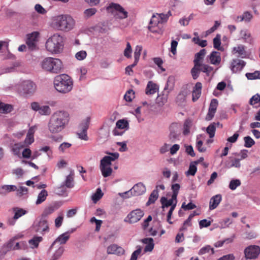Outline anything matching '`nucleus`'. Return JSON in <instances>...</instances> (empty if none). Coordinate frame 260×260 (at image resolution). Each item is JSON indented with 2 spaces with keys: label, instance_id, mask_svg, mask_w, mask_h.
I'll list each match as a JSON object with an SVG mask.
<instances>
[{
  "label": "nucleus",
  "instance_id": "f257e3e1",
  "mask_svg": "<svg viewBox=\"0 0 260 260\" xmlns=\"http://www.w3.org/2000/svg\"><path fill=\"white\" fill-rule=\"evenodd\" d=\"M69 114L65 111H57L51 116L48 123V129L51 134H55L61 132L68 124Z\"/></svg>",
  "mask_w": 260,
  "mask_h": 260
},
{
  "label": "nucleus",
  "instance_id": "f03ea898",
  "mask_svg": "<svg viewBox=\"0 0 260 260\" xmlns=\"http://www.w3.org/2000/svg\"><path fill=\"white\" fill-rule=\"evenodd\" d=\"M74 19L68 15H60L53 17L52 26L57 30L68 31L72 29L75 25Z\"/></svg>",
  "mask_w": 260,
  "mask_h": 260
},
{
  "label": "nucleus",
  "instance_id": "7ed1b4c3",
  "mask_svg": "<svg viewBox=\"0 0 260 260\" xmlns=\"http://www.w3.org/2000/svg\"><path fill=\"white\" fill-rule=\"evenodd\" d=\"M55 89L61 93L70 92L73 87V81L70 76L66 74L56 76L53 81Z\"/></svg>",
  "mask_w": 260,
  "mask_h": 260
},
{
  "label": "nucleus",
  "instance_id": "20e7f679",
  "mask_svg": "<svg viewBox=\"0 0 260 260\" xmlns=\"http://www.w3.org/2000/svg\"><path fill=\"white\" fill-rule=\"evenodd\" d=\"M63 38L58 34H55L49 38L46 42V48L52 53H60L63 48Z\"/></svg>",
  "mask_w": 260,
  "mask_h": 260
},
{
  "label": "nucleus",
  "instance_id": "39448f33",
  "mask_svg": "<svg viewBox=\"0 0 260 260\" xmlns=\"http://www.w3.org/2000/svg\"><path fill=\"white\" fill-rule=\"evenodd\" d=\"M42 68L46 71L53 74H58L62 71V62L58 58L48 57L44 58L41 62Z\"/></svg>",
  "mask_w": 260,
  "mask_h": 260
},
{
  "label": "nucleus",
  "instance_id": "423d86ee",
  "mask_svg": "<svg viewBox=\"0 0 260 260\" xmlns=\"http://www.w3.org/2000/svg\"><path fill=\"white\" fill-rule=\"evenodd\" d=\"M108 154V153H107ZM109 156H105L100 162V170L104 177L110 176L112 172L111 167V162L117 159L119 157L118 153H109Z\"/></svg>",
  "mask_w": 260,
  "mask_h": 260
},
{
  "label": "nucleus",
  "instance_id": "0eeeda50",
  "mask_svg": "<svg viewBox=\"0 0 260 260\" xmlns=\"http://www.w3.org/2000/svg\"><path fill=\"white\" fill-rule=\"evenodd\" d=\"M107 10L111 12L116 18L122 19L127 17V12L119 4L111 3Z\"/></svg>",
  "mask_w": 260,
  "mask_h": 260
},
{
  "label": "nucleus",
  "instance_id": "6e6552de",
  "mask_svg": "<svg viewBox=\"0 0 260 260\" xmlns=\"http://www.w3.org/2000/svg\"><path fill=\"white\" fill-rule=\"evenodd\" d=\"M146 191L145 185L141 182L135 184L132 189L124 193H119L122 198H129L131 196H138L142 195Z\"/></svg>",
  "mask_w": 260,
  "mask_h": 260
},
{
  "label": "nucleus",
  "instance_id": "1a4fd4ad",
  "mask_svg": "<svg viewBox=\"0 0 260 260\" xmlns=\"http://www.w3.org/2000/svg\"><path fill=\"white\" fill-rule=\"evenodd\" d=\"M19 90L23 95H30L35 92L36 85L31 81H24L21 84Z\"/></svg>",
  "mask_w": 260,
  "mask_h": 260
},
{
  "label": "nucleus",
  "instance_id": "9d476101",
  "mask_svg": "<svg viewBox=\"0 0 260 260\" xmlns=\"http://www.w3.org/2000/svg\"><path fill=\"white\" fill-rule=\"evenodd\" d=\"M244 253L246 259H256L260 254V247L257 245H250L245 248Z\"/></svg>",
  "mask_w": 260,
  "mask_h": 260
},
{
  "label": "nucleus",
  "instance_id": "9b49d317",
  "mask_svg": "<svg viewBox=\"0 0 260 260\" xmlns=\"http://www.w3.org/2000/svg\"><path fill=\"white\" fill-rule=\"evenodd\" d=\"M213 67L209 66L207 64L200 63V66H198L196 68V70L193 71V68L191 70V73L193 79H197L199 76L200 72H204L206 74L207 76H209L210 73L213 71Z\"/></svg>",
  "mask_w": 260,
  "mask_h": 260
},
{
  "label": "nucleus",
  "instance_id": "f8f14e48",
  "mask_svg": "<svg viewBox=\"0 0 260 260\" xmlns=\"http://www.w3.org/2000/svg\"><path fill=\"white\" fill-rule=\"evenodd\" d=\"M144 216V212L141 209H136L131 211L124 219L125 222L134 223L139 221Z\"/></svg>",
  "mask_w": 260,
  "mask_h": 260
},
{
  "label": "nucleus",
  "instance_id": "ddd939ff",
  "mask_svg": "<svg viewBox=\"0 0 260 260\" xmlns=\"http://www.w3.org/2000/svg\"><path fill=\"white\" fill-rule=\"evenodd\" d=\"M181 125L178 123H172L170 127V134L169 138L172 142H174L177 139L180 134Z\"/></svg>",
  "mask_w": 260,
  "mask_h": 260
},
{
  "label": "nucleus",
  "instance_id": "4468645a",
  "mask_svg": "<svg viewBox=\"0 0 260 260\" xmlns=\"http://www.w3.org/2000/svg\"><path fill=\"white\" fill-rule=\"evenodd\" d=\"M160 24H161L160 17H158V15H153L150 21L148 29L153 33H159L160 31L159 26Z\"/></svg>",
  "mask_w": 260,
  "mask_h": 260
},
{
  "label": "nucleus",
  "instance_id": "2eb2a0df",
  "mask_svg": "<svg viewBox=\"0 0 260 260\" xmlns=\"http://www.w3.org/2000/svg\"><path fill=\"white\" fill-rule=\"evenodd\" d=\"M218 106V101L216 99H212L210 102L209 108L208 109V112L207 114L206 119L207 120H211L216 111V109Z\"/></svg>",
  "mask_w": 260,
  "mask_h": 260
},
{
  "label": "nucleus",
  "instance_id": "dca6fc26",
  "mask_svg": "<svg viewBox=\"0 0 260 260\" xmlns=\"http://www.w3.org/2000/svg\"><path fill=\"white\" fill-rule=\"evenodd\" d=\"M89 118L87 117L86 120L81 123L80 125L81 132L79 133H78L79 138L85 141H87L88 139V137L87 135V130L89 127Z\"/></svg>",
  "mask_w": 260,
  "mask_h": 260
},
{
  "label": "nucleus",
  "instance_id": "f3484780",
  "mask_svg": "<svg viewBox=\"0 0 260 260\" xmlns=\"http://www.w3.org/2000/svg\"><path fill=\"white\" fill-rule=\"evenodd\" d=\"M39 35V32L37 31L27 35L26 44L30 49H33L35 48Z\"/></svg>",
  "mask_w": 260,
  "mask_h": 260
},
{
  "label": "nucleus",
  "instance_id": "a211bd4d",
  "mask_svg": "<svg viewBox=\"0 0 260 260\" xmlns=\"http://www.w3.org/2000/svg\"><path fill=\"white\" fill-rule=\"evenodd\" d=\"M237 157L238 156H235L233 154L232 156H230L228 158V159L225 162L226 167L228 168L232 167L240 168L241 166L240 162V159Z\"/></svg>",
  "mask_w": 260,
  "mask_h": 260
},
{
  "label": "nucleus",
  "instance_id": "6ab92c4d",
  "mask_svg": "<svg viewBox=\"0 0 260 260\" xmlns=\"http://www.w3.org/2000/svg\"><path fill=\"white\" fill-rule=\"evenodd\" d=\"M107 252L109 254L121 255L124 253V250L121 247L113 244L108 247Z\"/></svg>",
  "mask_w": 260,
  "mask_h": 260
},
{
  "label": "nucleus",
  "instance_id": "aec40b11",
  "mask_svg": "<svg viewBox=\"0 0 260 260\" xmlns=\"http://www.w3.org/2000/svg\"><path fill=\"white\" fill-rule=\"evenodd\" d=\"M35 230L36 232L44 234L48 231V224L46 219H42L35 225Z\"/></svg>",
  "mask_w": 260,
  "mask_h": 260
},
{
  "label": "nucleus",
  "instance_id": "412c9836",
  "mask_svg": "<svg viewBox=\"0 0 260 260\" xmlns=\"http://www.w3.org/2000/svg\"><path fill=\"white\" fill-rule=\"evenodd\" d=\"M60 206L59 203H54L47 207H46L42 214L43 217H46L49 215L53 213L55 210H57Z\"/></svg>",
  "mask_w": 260,
  "mask_h": 260
},
{
  "label": "nucleus",
  "instance_id": "4be33fe9",
  "mask_svg": "<svg viewBox=\"0 0 260 260\" xmlns=\"http://www.w3.org/2000/svg\"><path fill=\"white\" fill-rule=\"evenodd\" d=\"M206 53V50L205 49H201L198 53L195 55V58L193 60L194 67L193 71L196 70V68L198 66H200V63L202 62L204 56Z\"/></svg>",
  "mask_w": 260,
  "mask_h": 260
},
{
  "label": "nucleus",
  "instance_id": "5701e85b",
  "mask_svg": "<svg viewBox=\"0 0 260 260\" xmlns=\"http://www.w3.org/2000/svg\"><path fill=\"white\" fill-rule=\"evenodd\" d=\"M36 130V126H31L27 132L24 143L25 145L28 146L34 142V134Z\"/></svg>",
  "mask_w": 260,
  "mask_h": 260
},
{
  "label": "nucleus",
  "instance_id": "b1692460",
  "mask_svg": "<svg viewBox=\"0 0 260 260\" xmlns=\"http://www.w3.org/2000/svg\"><path fill=\"white\" fill-rule=\"evenodd\" d=\"M74 173L71 171L70 174L66 177L65 181L63 182L61 187L66 186L67 188H71L74 186Z\"/></svg>",
  "mask_w": 260,
  "mask_h": 260
},
{
  "label": "nucleus",
  "instance_id": "393cba45",
  "mask_svg": "<svg viewBox=\"0 0 260 260\" xmlns=\"http://www.w3.org/2000/svg\"><path fill=\"white\" fill-rule=\"evenodd\" d=\"M222 199L220 194H217L211 198L209 203L210 210H213L217 208Z\"/></svg>",
  "mask_w": 260,
  "mask_h": 260
},
{
  "label": "nucleus",
  "instance_id": "a878e982",
  "mask_svg": "<svg viewBox=\"0 0 260 260\" xmlns=\"http://www.w3.org/2000/svg\"><path fill=\"white\" fill-rule=\"evenodd\" d=\"M202 84L201 82H197L193 88L192 91V101H196L200 96Z\"/></svg>",
  "mask_w": 260,
  "mask_h": 260
},
{
  "label": "nucleus",
  "instance_id": "bb28decb",
  "mask_svg": "<svg viewBox=\"0 0 260 260\" xmlns=\"http://www.w3.org/2000/svg\"><path fill=\"white\" fill-rule=\"evenodd\" d=\"M160 202L162 205V208H168L169 206L172 207L174 204H177V199H173V197L170 200H168L166 197H161L160 199Z\"/></svg>",
  "mask_w": 260,
  "mask_h": 260
},
{
  "label": "nucleus",
  "instance_id": "cd10ccee",
  "mask_svg": "<svg viewBox=\"0 0 260 260\" xmlns=\"http://www.w3.org/2000/svg\"><path fill=\"white\" fill-rule=\"evenodd\" d=\"M210 62L213 64H219L221 61L220 53L219 52L213 51L209 56Z\"/></svg>",
  "mask_w": 260,
  "mask_h": 260
},
{
  "label": "nucleus",
  "instance_id": "c85d7f7f",
  "mask_svg": "<svg viewBox=\"0 0 260 260\" xmlns=\"http://www.w3.org/2000/svg\"><path fill=\"white\" fill-rule=\"evenodd\" d=\"M189 93V90L186 87H183L177 96V102L179 103L184 102Z\"/></svg>",
  "mask_w": 260,
  "mask_h": 260
},
{
  "label": "nucleus",
  "instance_id": "c756f323",
  "mask_svg": "<svg viewBox=\"0 0 260 260\" xmlns=\"http://www.w3.org/2000/svg\"><path fill=\"white\" fill-rule=\"evenodd\" d=\"M158 90L157 85L152 82V81H149L147 85V87L145 90L146 94H153Z\"/></svg>",
  "mask_w": 260,
  "mask_h": 260
},
{
  "label": "nucleus",
  "instance_id": "7c9ffc66",
  "mask_svg": "<svg viewBox=\"0 0 260 260\" xmlns=\"http://www.w3.org/2000/svg\"><path fill=\"white\" fill-rule=\"evenodd\" d=\"M142 242L146 244L144 248V251L145 252H150L154 248V244L153 243V240L152 238H144L142 240Z\"/></svg>",
  "mask_w": 260,
  "mask_h": 260
},
{
  "label": "nucleus",
  "instance_id": "2f4dec72",
  "mask_svg": "<svg viewBox=\"0 0 260 260\" xmlns=\"http://www.w3.org/2000/svg\"><path fill=\"white\" fill-rule=\"evenodd\" d=\"M70 235L69 233H64L60 235L52 244L51 247H52L53 245L57 242H59L60 244H64L69 240Z\"/></svg>",
  "mask_w": 260,
  "mask_h": 260
},
{
  "label": "nucleus",
  "instance_id": "473e14b6",
  "mask_svg": "<svg viewBox=\"0 0 260 260\" xmlns=\"http://www.w3.org/2000/svg\"><path fill=\"white\" fill-rule=\"evenodd\" d=\"M245 66V62L242 60H234L232 63V70L233 72L241 71Z\"/></svg>",
  "mask_w": 260,
  "mask_h": 260
},
{
  "label": "nucleus",
  "instance_id": "72a5a7b5",
  "mask_svg": "<svg viewBox=\"0 0 260 260\" xmlns=\"http://www.w3.org/2000/svg\"><path fill=\"white\" fill-rule=\"evenodd\" d=\"M48 196V192L46 190L43 189L39 193L37 200L36 202V205H39L44 202Z\"/></svg>",
  "mask_w": 260,
  "mask_h": 260
},
{
  "label": "nucleus",
  "instance_id": "f704fd0d",
  "mask_svg": "<svg viewBox=\"0 0 260 260\" xmlns=\"http://www.w3.org/2000/svg\"><path fill=\"white\" fill-rule=\"evenodd\" d=\"M249 104L255 108L260 107V94L256 93L252 96L249 100Z\"/></svg>",
  "mask_w": 260,
  "mask_h": 260
},
{
  "label": "nucleus",
  "instance_id": "c9c22d12",
  "mask_svg": "<svg viewBox=\"0 0 260 260\" xmlns=\"http://www.w3.org/2000/svg\"><path fill=\"white\" fill-rule=\"evenodd\" d=\"M158 197V192L157 189H154L151 193L148 201L146 203L147 206H149L152 204H154L155 201L157 199Z\"/></svg>",
  "mask_w": 260,
  "mask_h": 260
},
{
  "label": "nucleus",
  "instance_id": "e433bc0d",
  "mask_svg": "<svg viewBox=\"0 0 260 260\" xmlns=\"http://www.w3.org/2000/svg\"><path fill=\"white\" fill-rule=\"evenodd\" d=\"M25 145L21 143H16L15 144L12 148V151L15 155L19 156L20 154V150L24 148Z\"/></svg>",
  "mask_w": 260,
  "mask_h": 260
},
{
  "label": "nucleus",
  "instance_id": "4c0bfd02",
  "mask_svg": "<svg viewBox=\"0 0 260 260\" xmlns=\"http://www.w3.org/2000/svg\"><path fill=\"white\" fill-rule=\"evenodd\" d=\"M233 51L234 53H238L239 56L241 57H244L246 55L244 46L242 45L234 47Z\"/></svg>",
  "mask_w": 260,
  "mask_h": 260
},
{
  "label": "nucleus",
  "instance_id": "58836bf2",
  "mask_svg": "<svg viewBox=\"0 0 260 260\" xmlns=\"http://www.w3.org/2000/svg\"><path fill=\"white\" fill-rule=\"evenodd\" d=\"M13 210L15 213L14 215V219H17L25 215L27 213V211L25 210L18 207L13 208Z\"/></svg>",
  "mask_w": 260,
  "mask_h": 260
},
{
  "label": "nucleus",
  "instance_id": "ea45409f",
  "mask_svg": "<svg viewBox=\"0 0 260 260\" xmlns=\"http://www.w3.org/2000/svg\"><path fill=\"white\" fill-rule=\"evenodd\" d=\"M13 107L11 105L6 104L0 102V113H8L12 110Z\"/></svg>",
  "mask_w": 260,
  "mask_h": 260
},
{
  "label": "nucleus",
  "instance_id": "a19ab883",
  "mask_svg": "<svg viewBox=\"0 0 260 260\" xmlns=\"http://www.w3.org/2000/svg\"><path fill=\"white\" fill-rule=\"evenodd\" d=\"M43 240L42 237L35 236L32 239L29 240V244L32 248H37L38 247L39 244Z\"/></svg>",
  "mask_w": 260,
  "mask_h": 260
},
{
  "label": "nucleus",
  "instance_id": "79ce46f5",
  "mask_svg": "<svg viewBox=\"0 0 260 260\" xmlns=\"http://www.w3.org/2000/svg\"><path fill=\"white\" fill-rule=\"evenodd\" d=\"M116 125V127L118 129H128L129 124L127 120L120 119L117 121Z\"/></svg>",
  "mask_w": 260,
  "mask_h": 260
},
{
  "label": "nucleus",
  "instance_id": "37998d69",
  "mask_svg": "<svg viewBox=\"0 0 260 260\" xmlns=\"http://www.w3.org/2000/svg\"><path fill=\"white\" fill-rule=\"evenodd\" d=\"M211 252L212 254H214V250L210 245H206L205 247H202L199 251L198 254L199 255H203Z\"/></svg>",
  "mask_w": 260,
  "mask_h": 260
},
{
  "label": "nucleus",
  "instance_id": "c03bdc74",
  "mask_svg": "<svg viewBox=\"0 0 260 260\" xmlns=\"http://www.w3.org/2000/svg\"><path fill=\"white\" fill-rule=\"evenodd\" d=\"M246 76L249 80L260 79V71H256L253 73H248Z\"/></svg>",
  "mask_w": 260,
  "mask_h": 260
},
{
  "label": "nucleus",
  "instance_id": "a18cd8bd",
  "mask_svg": "<svg viewBox=\"0 0 260 260\" xmlns=\"http://www.w3.org/2000/svg\"><path fill=\"white\" fill-rule=\"evenodd\" d=\"M215 131L216 127L214 123L210 124L206 129V132L209 134L210 138H212L214 137Z\"/></svg>",
  "mask_w": 260,
  "mask_h": 260
},
{
  "label": "nucleus",
  "instance_id": "49530a36",
  "mask_svg": "<svg viewBox=\"0 0 260 260\" xmlns=\"http://www.w3.org/2000/svg\"><path fill=\"white\" fill-rule=\"evenodd\" d=\"M244 146L247 148H250L255 144L254 141L250 137L246 136L244 138Z\"/></svg>",
  "mask_w": 260,
  "mask_h": 260
},
{
  "label": "nucleus",
  "instance_id": "de8ad7c7",
  "mask_svg": "<svg viewBox=\"0 0 260 260\" xmlns=\"http://www.w3.org/2000/svg\"><path fill=\"white\" fill-rule=\"evenodd\" d=\"M192 125V121L191 120L186 119L184 123V131L183 134L184 135H187L189 133V129Z\"/></svg>",
  "mask_w": 260,
  "mask_h": 260
},
{
  "label": "nucleus",
  "instance_id": "09e8293b",
  "mask_svg": "<svg viewBox=\"0 0 260 260\" xmlns=\"http://www.w3.org/2000/svg\"><path fill=\"white\" fill-rule=\"evenodd\" d=\"M171 188L173 190V194L172 195L173 197V199H176L179 192V190L180 188V186L179 184L175 183L172 185Z\"/></svg>",
  "mask_w": 260,
  "mask_h": 260
},
{
  "label": "nucleus",
  "instance_id": "8fccbe9b",
  "mask_svg": "<svg viewBox=\"0 0 260 260\" xmlns=\"http://www.w3.org/2000/svg\"><path fill=\"white\" fill-rule=\"evenodd\" d=\"M39 113L42 115H49L51 113V109L48 106H41Z\"/></svg>",
  "mask_w": 260,
  "mask_h": 260
},
{
  "label": "nucleus",
  "instance_id": "3c124183",
  "mask_svg": "<svg viewBox=\"0 0 260 260\" xmlns=\"http://www.w3.org/2000/svg\"><path fill=\"white\" fill-rule=\"evenodd\" d=\"M220 45V36L219 35H217L213 39V46L215 49H217L218 50H221Z\"/></svg>",
  "mask_w": 260,
  "mask_h": 260
},
{
  "label": "nucleus",
  "instance_id": "603ef678",
  "mask_svg": "<svg viewBox=\"0 0 260 260\" xmlns=\"http://www.w3.org/2000/svg\"><path fill=\"white\" fill-rule=\"evenodd\" d=\"M152 60L162 72H165L166 71L165 69L162 67L164 61L160 57H154L152 58Z\"/></svg>",
  "mask_w": 260,
  "mask_h": 260
},
{
  "label": "nucleus",
  "instance_id": "864d4df0",
  "mask_svg": "<svg viewBox=\"0 0 260 260\" xmlns=\"http://www.w3.org/2000/svg\"><path fill=\"white\" fill-rule=\"evenodd\" d=\"M2 189L6 192H10L17 190V186L14 185H4L2 186Z\"/></svg>",
  "mask_w": 260,
  "mask_h": 260
},
{
  "label": "nucleus",
  "instance_id": "5fc2aeb1",
  "mask_svg": "<svg viewBox=\"0 0 260 260\" xmlns=\"http://www.w3.org/2000/svg\"><path fill=\"white\" fill-rule=\"evenodd\" d=\"M241 185V181L239 179L232 180L229 184V188L231 190H235L236 188Z\"/></svg>",
  "mask_w": 260,
  "mask_h": 260
},
{
  "label": "nucleus",
  "instance_id": "6e6d98bb",
  "mask_svg": "<svg viewBox=\"0 0 260 260\" xmlns=\"http://www.w3.org/2000/svg\"><path fill=\"white\" fill-rule=\"evenodd\" d=\"M196 164H190L189 165V169L186 172V175L187 176L188 175H192L194 176L197 171V168L196 166Z\"/></svg>",
  "mask_w": 260,
  "mask_h": 260
},
{
  "label": "nucleus",
  "instance_id": "4d7b16f0",
  "mask_svg": "<svg viewBox=\"0 0 260 260\" xmlns=\"http://www.w3.org/2000/svg\"><path fill=\"white\" fill-rule=\"evenodd\" d=\"M64 251V249L62 247H60L55 252L51 259L53 260H57L58 259L62 254Z\"/></svg>",
  "mask_w": 260,
  "mask_h": 260
},
{
  "label": "nucleus",
  "instance_id": "13d9d810",
  "mask_svg": "<svg viewBox=\"0 0 260 260\" xmlns=\"http://www.w3.org/2000/svg\"><path fill=\"white\" fill-rule=\"evenodd\" d=\"M132 52V49L129 42H127L126 48L124 51V55L126 57L129 58L131 57V53Z\"/></svg>",
  "mask_w": 260,
  "mask_h": 260
},
{
  "label": "nucleus",
  "instance_id": "bf43d9fd",
  "mask_svg": "<svg viewBox=\"0 0 260 260\" xmlns=\"http://www.w3.org/2000/svg\"><path fill=\"white\" fill-rule=\"evenodd\" d=\"M252 18V14L250 12L246 11L243 13V14L242 15V17H240V21L244 20L245 21L249 22L251 20Z\"/></svg>",
  "mask_w": 260,
  "mask_h": 260
},
{
  "label": "nucleus",
  "instance_id": "052dcab7",
  "mask_svg": "<svg viewBox=\"0 0 260 260\" xmlns=\"http://www.w3.org/2000/svg\"><path fill=\"white\" fill-rule=\"evenodd\" d=\"M96 9L95 8H90L85 10L84 12L85 17L89 18L92 15H94L96 12Z\"/></svg>",
  "mask_w": 260,
  "mask_h": 260
},
{
  "label": "nucleus",
  "instance_id": "680f3d73",
  "mask_svg": "<svg viewBox=\"0 0 260 260\" xmlns=\"http://www.w3.org/2000/svg\"><path fill=\"white\" fill-rule=\"evenodd\" d=\"M134 92L132 90L127 91L124 96V99L127 102H131L134 98Z\"/></svg>",
  "mask_w": 260,
  "mask_h": 260
},
{
  "label": "nucleus",
  "instance_id": "e2e57ef3",
  "mask_svg": "<svg viewBox=\"0 0 260 260\" xmlns=\"http://www.w3.org/2000/svg\"><path fill=\"white\" fill-rule=\"evenodd\" d=\"M90 222L91 223L95 222L96 224L95 231L99 232L100 230L101 225L103 223L102 220L96 219L94 217H92L90 219Z\"/></svg>",
  "mask_w": 260,
  "mask_h": 260
},
{
  "label": "nucleus",
  "instance_id": "0e129e2a",
  "mask_svg": "<svg viewBox=\"0 0 260 260\" xmlns=\"http://www.w3.org/2000/svg\"><path fill=\"white\" fill-rule=\"evenodd\" d=\"M233 222V220L230 218H226L223 219L222 221H221L219 223L222 228H226L229 227V225L232 224Z\"/></svg>",
  "mask_w": 260,
  "mask_h": 260
},
{
  "label": "nucleus",
  "instance_id": "69168bd1",
  "mask_svg": "<svg viewBox=\"0 0 260 260\" xmlns=\"http://www.w3.org/2000/svg\"><path fill=\"white\" fill-rule=\"evenodd\" d=\"M142 50V46H137L134 52V58L136 61H139L141 55V52Z\"/></svg>",
  "mask_w": 260,
  "mask_h": 260
},
{
  "label": "nucleus",
  "instance_id": "338daca9",
  "mask_svg": "<svg viewBox=\"0 0 260 260\" xmlns=\"http://www.w3.org/2000/svg\"><path fill=\"white\" fill-rule=\"evenodd\" d=\"M103 193L100 188L97 189L95 193L92 196L93 201L96 202L99 201L103 196Z\"/></svg>",
  "mask_w": 260,
  "mask_h": 260
},
{
  "label": "nucleus",
  "instance_id": "774afa93",
  "mask_svg": "<svg viewBox=\"0 0 260 260\" xmlns=\"http://www.w3.org/2000/svg\"><path fill=\"white\" fill-rule=\"evenodd\" d=\"M86 52L83 50L78 52L75 55L76 58L79 60H83L86 58Z\"/></svg>",
  "mask_w": 260,
  "mask_h": 260
}]
</instances>
